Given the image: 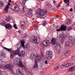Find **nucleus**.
I'll use <instances>...</instances> for the list:
<instances>
[{
	"instance_id": "obj_46",
	"label": "nucleus",
	"mask_w": 75,
	"mask_h": 75,
	"mask_svg": "<svg viewBox=\"0 0 75 75\" xmlns=\"http://www.w3.org/2000/svg\"><path fill=\"white\" fill-rule=\"evenodd\" d=\"M10 5H11V4H10V3L8 2V6H10Z\"/></svg>"
},
{
	"instance_id": "obj_53",
	"label": "nucleus",
	"mask_w": 75,
	"mask_h": 75,
	"mask_svg": "<svg viewBox=\"0 0 75 75\" xmlns=\"http://www.w3.org/2000/svg\"><path fill=\"white\" fill-rule=\"evenodd\" d=\"M51 4H49V5L48 7H51Z\"/></svg>"
},
{
	"instance_id": "obj_30",
	"label": "nucleus",
	"mask_w": 75,
	"mask_h": 75,
	"mask_svg": "<svg viewBox=\"0 0 75 75\" xmlns=\"http://www.w3.org/2000/svg\"><path fill=\"white\" fill-rule=\"evenodd\" d=\"M65 63H64V64H62L61 66H60V68H63V67H64V66H65Z\"/></svg>"
},
{
	"instance_id": "obj_40",
	"label": "nucleus",
	"mask_w": 75,
	"mask_h": 75,
	"mask_svg": "<svg viewBox=\"0 0 75 75\" xmlns=\"http://www.w3.org/2000/svg\"><path fill=\"white\" fill-rule=\"evenodd\" d=\"M69 11H71V12H72V11H73V8H70V9L69 10Z\"/></svg>"
},
{
	"instance_id": "obj_64",
	"label": "nucleus",
	"mask_w": 75,
	"mask_h": 75,
	"mask_svg": "<svg viewBox=\"0 0 75 75\" xmlns=\"http://www.w3.org/2000/svg\"><path fill=\"white\" fill-rule=\"evenodd\" d=\"M33 20H34V18H33Z\"/></svg>"
},
{
	"instance_id": "obj_21",
	"label": "nucleus",
	"mask_w": 75,
	"mask_h": 75,
	"mask_svg": "<svg viewBox=\"0 0 75 75\" xmlns=\"http://www.w3.org/2000/svg\"><path fill=\"white\" fill-rule=\"evenodd\" d=\"M47 52L48 53V55H52V52L51 51H49L48 52Z\"/></svg>"
},
{
	"instance_id": "obj_24",
	"label": "nucleus",
	"mask_w": 75,
	"mask_h": 75,
	"mask_svg": "<svg viewBox=\"0 0 75 75\" xmlns=\"http://www.w3.org/2000/svg\"><path fill=\"white\" fill-rule=\"evenodd\" d=\"M66 51V55H67V56H68V55H69V52L68 50H67Z\"/></svg>"
},
{
	"instance_id": "obj_6",
	"label": "nucleus",
	"mask_w": 75,
	"mask_h": 75,
	"mask_svg": "<svg viewBox=\"0 0 75 75\" xmlns=\"http://www.w3.org/2000/svg\"><path fill=\"white\" fill-rule=\"evenodd\" d=\"M55 45L57 51H58V52L59 53L60 52H61V49H60V46L61 45H60L59 43L57 42Z\"/></svg>"
},
{
	"instance_id": "obj_12",
	"label": "nucleus",
	"mask_w": 75,
	"mask_h": 75,
	"mask_svg": "<svg viewBox=\"0 0 75 75\" xmlns=\"http://www.w3.org/2000/svg\"><path fill=\"white\" fill-rule=\"evenodd\" d=\"M31 55L30 57V58L31 59H34V58H35V56H36V54H35L34 53H32L31 54Z\"/></svg>"
},
{
	"instance_id": "obj_19",
	"label": "nucleus",
	"mask_w": 75,
	"mask_h": 75,
	"mask_svg": "<svg viewBox=\"0 0 75 75\" xmlns=\"http://www.w3.org/2000/svg\"><path fill=\"white\" fill-rule=\"evenodd\" d=\"M53 56L52 55H48V57H47V59H52V58Z\"/></svg>"
},
{
	"instance_id": "obj_22",
	"label": "nucleus",
	"mask_w": 75,
	"mask_h": 75,
	"mask_svg": "<svg viewBox=\"0 0 75 75\" xmlns=\"http://www.w3.org/2000/svg\"><path fill=\"white\" fill-rule=\"evenodd\" d=\"M65 67H66V68H67V67H69L70 66H71V63L68 64L67 63L66 65H65Z\"/></svg>"
},
{
	"instance_id": "obj_38",
	"label": "nucleus",
	"mask_w": 75,
	"mask_h": 75,
	"mask_svg": "<svg viewBox=\"0 0 75 75\" xmlns=\"http://www.w3.org/2000/svg\"><path fill=\"white\" fill-rule=\"evenodd\" d=\"M41 57H43V52H41Z\"/></svg>"
},
{
	"instance_id": "obj_29",
	"label": "nucleus",
	"mask_w": 75,
	"mask_h": 75,
	"mask_svg": "<svg viewBox=\"0 0 75 75\" xmlns=\"http://www.w3.org/2000/svg\"><path fill=\"white\" fill-rule=\"evenodd\" d=\"M10 20H11V19L9 17L7 18V19H6V21H9Z\"/></svg>"
},
{
	"instance_id": "obj_5",
	"label": "nucleus",
	"mask_w": 75,
	"mask_h": 75,
	"mask_svg": "<svg viewBox=\"0 0 75 75\" xmlns=\"http://www.w3.org/2000/svg\"><path fill=\"white\" fill-rule=\"evenodd\" d=\"M38 68V55H36L35 58V62L34 65L33 67L34 69L36 70Z\"/></svg>"
},
{
	"instance_id": "obj_52",
	"label": "nucleus",
	"mask_w": 75,
	"mask_h": 75,
	"mask_svg": "<svg viewBox=\"0 0 75 75\" xmlns=\"http://www.w3.org/2000/svg\"><path fill=\"white\" fill-rule=\"evenodd\" d=\"M18 33H19L20 34L21 33V31H20V30H18Z\"/></svg>"
},
{
	"instance_id": "obj_42",
	"label": "nucleus",
	"mask_w": 75,
	"mask_h": 75,
	"mask_svg": "<svg viewBox=\"0 0 75 75\" xmlns=\"http://www.w3.org/2000/svg\"><path fill=\"white\" fill-rule=\"evenodd\" d=\"M8 8H9V6H7L5 8L6 9H8Z\"/></svg>"
},
{
	"instance_id": "obj_57",
	"label": "nucleus",
	"mask_w": 75,
	"mask_h": 75,
	"mask_svg": "<svg viewBox=\"0 0 75 75\" xmlns=\"http://www.w3.org/2000/svg\"><path fill=\"white\" fill-rule=\"evenodd\" d=\"M27 1V0H24V1H25V2H26Z\"/></svg>"
},
{
	"instance_id": "obj_10",
	"label": "nucleus",
	"mask_w": 75,
	"mask_h": 75,
	"mask_svg": "<svg viewBox=\"0 0 75 75\" xmlns=\"http://www.w3.org/2000/svg\"><path fill=\"white\" fill-rule=\"evenodd\" d=\"M67 47H71L73 45V42H69L68 41L66 42Z\"/></svg>"
},
{
	"instance_id": "obj_28",
	"label": "nucleus",
	"mask_w": 75,
	"mask_h": 75,
	"mask_svg": "<svg viewBox=\"0 0 75 75\" xmlns=\"http://www.w3.org/2000/svg\"><path fill=\"white\" fill-rule=\"evenodd\" d=\"M72 30V27H69L67 29V31H70V30Z\"/></svg>"
},
{
	"instance_id": "obj_43",
	"label": "nucleus",
	"mask_w": 75,
	"mask_h": 75,
	"mask_svg": "<svg viewBox=\"0 0 75 75\" xmlns=\"http://www.w3.org/2000/svg\"><path fill=\"white\" fill-rule=\"evenodd\" d=\"M53 69L54 70V71H56V70H58L57 68H54Z\"/></svg>"
},
{
	"instance_id": "obj_58",
	"label": "nucleus",
	"mask_w": 75,
	"mask_h": 75,
	"mask_svg": "<svg viewBox=\"0 0 75 75\" xmlns=\"http://www.w3.org/2000/svg\"><path fill=\"white\" fill-rule=\"evenodd\" d=\"M1 5H2V6L3 5V4L2 3H1Z\"/></svg>"
},
{
	"instance_id": "obj_59",
	"label": "nucleus",
	"mask_w": 75,
	"mask_h": 75,
	"mask_svg": "<svg viewBox=\"0 0 75 75\" xmlns=\"http://www.w3.org/2000/svg\"><path fill=\"white\" fill-rule=\"evenodd\" d=\"M59 16H56V17H59Z\"/></svg>"
},
{
	"instance_id": "obj_34",
	"label": "nucleus",
	"mask_w": 75,
	"mask_h": 75,
	"mask_svg": "<svg viewBox=\"0 0 75 75\" xmlns=\"http://www.w3.org/2000/svg\"><path fill=\"white\" fill-rule=\"evenodd\" d=\"M46 6H47L48 7V6H49V5H50V3H49V2H47L46 3Z\"/></svg>"
},
{
	"instance_id": "obj_20",
	"label": "nucleus",
	"mask_w": 75,
	"mask_h": 75,
	"mask_svg": "<svg viewBox=\"0 0 75 75\" xmlns=\"http://www.w3.org/2000/svg\"><path fill=\"white\" fill-rule=\"evenodd\" d=\"M69 42H73L72 38L71 36H69Z\"/></svg>"
},
{
	"instance_id": "obj_1",
	"label": "nucleus",
	"mask_w": 75,
	"mask_h": 75,
	"mask_svg": "<svg viewBox=\"0 0 75 75\" xmlns=\"http://www.w3.org/2000/svg\"><path fill=\"white\" fill-rule=\"evenodd\" d=\"M38 17L39 18L40 17H43L45 16V14H47V10H44L40 8L38 9Z\"/></svg>"
},
{
	"instance_id": "obj_16",
	"label": "nucleus",
	"mask_w": 75,
	"mask_h": 75,
	"mask_svg": "<svg viewBox=\"0 0 75 75\" xmlns=\"http://www.w3.org/2000/svg\"><path fill=\"white\" fill-rule=\"evenodd\" d=\"M28 15H30V17L33 16V11L31 9H30L29 10V11L28 12Z\"/></svg>"
},
{
	"instance_id": "obj_44",
	"label": "nucleus",
	"mask_w": 75,
	"mask_h": 75,
	"mask_svg": "<svg viewBox=\"0 0 75 75\" xmlns=\"http://www.w3.org/2000/svg\"><path fill=\"white\" fill-rule=\"evenodd\" d=\"M34 26L35 28H37L38 27V25H35Z\"/></svg>"
},
{
	"instance_id": "obj_11",
	"label": "nucleus",
	"mask_w": 75,
	"mask_h": 75,
	"mask_svg": "<svg viewBox=\"0 0 75 75\" xmlns=\"http://www.w3.org/2000/svg\"><path fill=\"white\" fill-rule=\"evenodd\" d=\"M17 7H18V5L16 4H13L12 5L11 7V10H15L16 8H17Z\"/></svg>"
},
{
	"instance_id": "obj_48",
	"label": "nucleus",
	"mask_w": 75,
	"mask_h": 75,
	"mask_svg": "<svg viewBox=\"0 0 75 75\" xmlns=\"http://www.w3.org/2000/svg\"><path fill=\"white\" fill-rule=\"evenodd\" d=\"M22 3H23V4H24V5H25V2H22Z\"/></svg>"
},
{
	"instance_id": "obj_47",
	"label": "nucleus",
	"mask_w": 75,
	"mask_h": 75,
	"mask_svg": "<svg viewBox=\"0 0 75 75\" xmlns=\"http://www.w3.org/2000/svg\"><path fill=\"white\" fill-rule=\"evenodd\" d=\"M24 38H25L26 37H27V35H25L24 36Z\"/></svg>"
},
{
	"instance_id": "obj_61",
	"label": "nucleus",
	"mask_w": 75,
	"mask_h": 75,
	"mask_svg": "<svg viewBox=\"0 0 75 75\" xmlns=\"http://www.w3.org/2000/svg\"><path fill=\"white\" fill-rule=\"evenodd\" d=\"M74 11H75V6H74Z\"/></svg>"
},
{
	"instance_id": "obj_25",
	"label": "nucleus",
	"mask_w": 75,
	"mask_h": 75,
	"mask_svg": "<svg viewBox=\"0 0 75 75\" xmlns=\"http://www.w3.org/2000/svg\"><path fill=\"white\" fill-rule=\"evenodd\" d=\"M70 22H71V20L70 19H68L67 20V24H69L70 23Z\"/></svg>"
},
{
	"instance_id": "obj_54",
	"label": "nucleus",
	"mask_w": 75,
	"mask_h": 75,
	"mask_svg": "<svg viewBox=\"0 0 75 75\" xmlns=\"http://www.w3.org/2000/svg\"><path fill=\"white\" fill-rule=\"evenodd\" d=\"M4 55V54H2L1 55V57H3Z\"/></svg>"
},
{
	"instance_id": "obj_27",
	"label": "nucleus",
	"mask_w": 75,
	"mask_h": 75,
	"mask_svg": "<svg viewBox=\"0 0 75 75\" xmlns=\"http://www.w3.org/2000/svg\"><path fill=\"white\" fill-rule=\"evenodd\" d=\"M16 24H14L13 25V27L15 29H18V28L16 26Z\"/></svg>"
},
{
	"instance_id": "obj_33",
	"label": "nucleus",
	"mask_w": 75,
	"mask_h": 75,
	"mask_svg": "<svg viewBox=\"0 0 75 75\" xmlns=\"http://www.w3.org/2000/svg\"><path fill=\"white\" fill-rule=\"evenodd\" d=\"M22 23H23V24H22V25H21V28H23V26L24 24V22H22Z\"/></svg>"
},
{
	"instance_id": "obj_45",
	"label": "nucleus",
	"mask_w": 75,
	"mask_h": 75,
	"mask_svg": "<svg viewBox=\"0 0 75 75\" xmlns=\"http://www.w3.org/2000/svg\"><path fill=\"white\" fill-rule=\"evenodd\" d=\"M29 48H30V46L27 45V49H29Z\"/></svg>"
},
{
	"instance_id": "obj_2",
	"label": "nucleus",
	"mask_w": 75,
	"mask_h": 75,
	"mask_svg": "<svg viewBox=\"0 0 75 75\" xmlns=\"http://www.w3.org/2000/svg\"><path fill=\"white\" fill-rule=\"evenodd\" d=\"M13 63L15 65H17L20 67H23V65L22 64V62L18 59H15L13 61Z\"/></svg>"
},
{
	"instance_id": "obj_35",
	"label": "nucleus",
	"mask_w": 75,
	"mask_h": 75,
	"mask_svg": "<svg viewBox=\"0 0 75 75\" xmlns=\"http://www.w3.org/2000/svg\"><path fill=\"white\" fill-rule=\"evenodd\" d=\"M46 21H44L43 22V25L44 26L45 25H46Z\"/></svg>"
},
{
	"instance_id": "obj_23",
	"label": "nucleus",
	"mask_w": 75,
	"mask_h": 75,
	"mask_svg": "<svg viewBox=\"0 0 75 75\" xmlns=\"http://www.w3.org/2000/svg\"><path fill=\"white\" fill-rule=\"evenodd\" d=\"M65 38V35H62L60 36V40H61V38Z\"/></svg>"
},
{
	"instance_id": "obj_14",
	"label": "nucleus",
	"mask_w": 75,
	"mask_h": 75,
	"mask_svg": "<svg viewBox=\"0 0 75 75\" xmlns=\"http://www.w3.org/2000/svg\"><path fill=\"white\" fill-rule=\"evenodd\" d=\"M51 43L52 45H55L57 43V40L55 38H52L51 40Z\"/></svg>"
},
{
	"instance_id": "obj_37",
	"label": "nucleus",
	"mask_w": 75,
	"mask_h": 75,
	"mask_svg": "<svg viewBox=\"0 0 75 75\" xmlns=\"http://www.w3.org/2000/svg\"><path fill=\"white\" fill-rule=\"evenodd\" d=\"M61 28H60L59 29H57L56 31H62L61 30Z\"/></svg>"
},
{
	"instance_id": "obj_63",
	"label": "nucleus",
	"mask_w": 75,
	"mask_h": 75,
	"mask_svg": "<svg viewBox=\"0 0 75 75\" xmlns=\"http://www.w3.org/2000/svg\"><path fill=\"white\" fill-rule=\"evenodd\" d=\"M55 3H56L55 2L54 3V4H55Z\"/></svg>"
},
{
	"instance_id": "obj_36",
	"label": "nucleus",
	"mask_w": 75,
	"mask_h": 75,
	"mask_svg": "<svg viewBox=\"0 0 75 75\" xmlns=\"http://www.w3.org/2000/svg\"><path fill=\"white\" fill-rule=\"evenodd\" d=\"M4 10L5 11V12H6V13H7V12H8V9H4Z\"/></svg>"
},
{
	"instance_id": "obj_51",
	"label": "nucleus",
	"mask_w": 75,
	"mask_h": 75,
	"mask_svg": "<svg viewBox=\"0 0 75 75\" xmlns=\"http://www.w3.org/2000/svg\"><path fill=\"white\" fill-rule=\"evenodd\" d=\"M8 1H9V3H10L11 2V0H8Z\"/></svg>"
},
{
	"instance_id": "obj_17",
	"label": "nucleus",
	"mask_w": 75,
	"mask_h": 75,
	"mask_svg": "<svg viewBox=\"0 0 75 75\" xmlns=\"http://www.w3.org/2000/svg\"><path fill=\"white\" fill-rule=\"evenodd\" d=\"M21 42L22 45V47L23 48H25V41L23 40H21Z\"/></svg>"
},
{
	"instance_id": "obj_8",
	"label": "nucleus",
	"mask_w": 75,
	"mask_h": 75,
	"mask_svg": "<svg viewBox=\"0 0 75 75\" xmlns=\"http://www.w3.org/2000/svg\"><path fill=\"white\" fill-rule=\"evenodd\" d=\"M5 68H6L8 70H10L11 72H13V66L11 64H8L5 66Z\"/></svg>"
},
{
	"instance_id": "obj_55",
	"label": "nucleus",
	"mask_w": 75,
	"mask_h": 75,
	"mask_svg": "<svg viewBox=\"0 0 75 75\" xmlns=\"http://www.w3.org/2000/svg\"><path fill=\"white\" fill-rule=\"evenodd\" d=\"M67 5H68V6H69V2L68 3H67Z\"/></svg>"
},
{
	"instance_id": "obj_26",
	"label": "nucleus",
	"mask_w": 75,
	"mask_h": 75,
	"mask_svg": "<svg viewBox=\"0 0 75 75\" xmlns=\"http://www.w3.org/2000/svg\"><path fill=\"white\" fill-rule=\"evenodd\" d=\"M64 2L65 3H69V0H64Z\"/></svg>"
},
{
	"instance_id": "obj_62",
	"label": "nucleus",
	"mask_w": 75,
	"mask_h": 75,
	"mask_svg": "<svg viewBox=\"0 0 75 75\" xmlns=\"http://www.w3.org/2000/svg\"><path fill=\"white\" fill-rule=\"evenodd\" d=\"M52 9L53 10H54V8H53Z\"/></svg>"
},
{
	"instance_id": "obj_56",
	"label": "nucleus",
	"mask_w": 75,
	"mask_h": 75,
	"mask_svg": "<svg viewBox=\"0 0 75 75\" xmlns=\"http://www.w3.org/2000/svg\"><path fill=\"white\" fill-rule=\"evenodd\" d=\"M25 8H23V11H24V9H25Z\"/></svg>"
},
{
	"instance_id": "obj_7",
	"label": "nucleus",
	"mask_w": 75,
	"mask_h": 75,
	"mask_svg": "<svg viewBox=\"0 0 75 75\" xmlns=\"http://www.w3.org/2000/svg\"><path fill=\"white\" fill-rule=\"evenodd\" d=\"M4 49L5 50H6L7 51H9V52H10L11 53V57H13V55H14L16 54L14 53V52L13 51H12V50L11 49H9L8 48H7L6 47H4Z\"/></svg>"
},
{
	"instance_id": "obj_41",
	"label": "nucleus",
	"mask_w": 75,
	"mask_h": 75,
	"mask_svg": "<svg viewBox=\"0 0 75 75\" xmlns=\"http://www.w3.org/2000/svg\"><path fill=\"white\" fill-rule=\"evenodd\" d=\"M61 6V5L60 4H58V5L57 6V8H59V7Z\"/></svg>"
},
{
	"instance_id": "obj_31",
	"label": "nucleus",
	"mask_w": 75,
	"mask_h": 75,
	"mask_svg": "<svg viewBox=\"0 0 75 75\" xmlns=\"http://www.w3.org/2000/svg\"><path fill=\"white\" fill-rule=\"evenodd\" d=\"M38 40H39V41H38V44H39V43H40V42L41 41V40L40 39V38L39 37H38Z\"/></svg>"
},
{
	"instance_id": "obj_39",
	"label": "nucleus",
	"mask_w": 75,
	"mask_h": 75,
	"mask_svg": "<svg viewBox=\"0 0 75 75\" xmlns=\"http://www.w3.org/2000/svg\"><path fill=\"white\" fill-rule=\"evenodd\" d=\"M45 64H48V61L47 60H45Z\"/></svg>"
},
{
	"instance_id": "obj_60",
	"label": "nucleus",
	"mask_w": 75,
	"mask_h": 75,
	"mask_svg": "<svg viewBox=\"0 0 75 75\" xmlns=\"http://www.w3.org/2000/svg\"><path fill=\"white\" fill-rule=\"evenodd\" d=\"M0 7H1V2H0Z\"/></svg>"
},
{
	"instance_id": "obj_13",
	"label": "nucleus",
	"mask_w": 75,
	"mask_h": 75,
	"mask_svg": "<svg viewBox=\"0 0 75 75\" xmlns=\"http://www.w3.org/2000/svg\"><path fill=\"white\" fill-rule=\"evenodd\" d=\"M67 26L64 24L62 25V26L60 28L62 31H65L67 30Z\"/></svg>"
},
{
	"instance_id": "obj_32",
	"label": "nucleus",
	"mask_w": 75,
	"mask_h": 75,
	"mask_svg": "<svg viewBox=\"0 0 75 75\" xmlns=\"http://www.w3.org/2000/svg\"><path fill=\"white\" fill-rule=\"evenodd\" d=\"M61 40H60V41L61 42V43L62 44H64V40H63V39H60Z\"/></svg>"
},
{
	"instance_id": "obj_49",
	"label": "nucleus",
	"mask_w": 75,
	"mask_h": 75,
	"mask_svg": "<svg viewBox=\"0 0 75 75\" xmlns=\"http://www.w3.org/2000/svg\"><path fill=\"white\" fill-rule=\"evenodd\" d=\"M56 68L57 69V70H58V69H59V66H57Z\"/></svg>"
},
{
	"instance_id": "obj_4",
	"label": "nucleus",
	"mask_w": 75,
	"mask_h": 75,
	"mask_svg": "<svg viewBox=\"0 0 75 75\" xmlns=\"http://www.w3.org/2000/svg\"><path fill=\"white\" fill-rule=\"evenodd\" d=\"M42 45H43V46L44 47H49L50 45V40H43L42 42Z\"/></svg>"
},
{
	"instance_id": "obj_3",
	"label": "nucleus",
	"mask_w": 75,
	"mask_h": 75,
	"mask_svg": "<svg viewBox=\"0 0 75 75\" xmlns=\"http://www.w3.org/2000/svg\"><path fill=\"white\" fill-rule=\"evenodd\" d=\"M15 53V55H18L20 57H24L25 55L24 52L21 51L20 52V48H18L17 50H16Z\"/></svg>"
},
{
	"instance_id": "obj_9",
	"label": "nucleus",
	"mask_w": 75,
	"mask_h": 75,
	"mask_svg": "<svg viewBox=\"0 0 75 75\" xmlns=\"http://www.w3.org/2000/svg\"><path fill=\"white\" fill-rule=\"evenodd\" d=\"M5 27L6 29H8V30H11V28H13V26L11 25L9 23H8L6 24Z\"/></svg>"
},
{
	"instance_id": "obj_18",
	"label": "nucleus",
	"mask_w": 75,
	"mask_h": 75,
	"mask_svg": "<svg viewBox=\"0 0 75 75\" xmlns=\"http://www.w3.org/2000/svg\"><path fill=\"white\" fill-rule=\"evenodd\" d=\"M38 62L41 63V55L38 54Z\"/></svg>"
},
{
	"instance_id": "obj_50",
	"label": "nucleus",
	"mask_w": 75,
	"mask_h": 75,
	"mask_svg": "<svg viewBox=\"0 0 75 75\" xmlns=\"http://www.w3.org/2000/svg\"><path fill=\"white\" fill-rule=\"evenodd\" d=\"M25 48H26V49H27V45L25 46Z\"/></svg>"
},
{
	"instance_id": "obj_15",
	"label": "nucleus",
	"mask_w": 75,
	"mask_h": 75,
	"mask_svg": "<svg viewBox=\"0 0 75 75\" xmlns=\"http://www.w3.org/2000/svg\"><path fill=\"white\" fill-rule=\"evenodd\" d=\"M32 41H34V43L36 44V45H38V40L37 38V37H35V38Z\"/></svg>"
}]
</instances>
